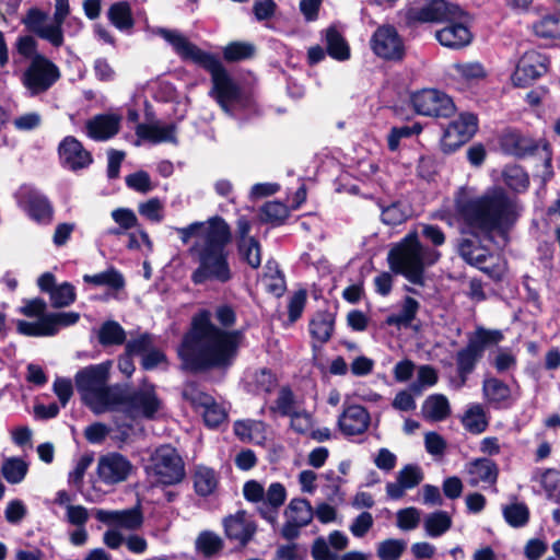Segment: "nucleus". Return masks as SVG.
<instances>
[{
  "label": "nucleus",
  "instance_id": "nucleus-1",
  "mask_svg": "<svg viewBox=\"0 0 560 560\" xmlns=\"http://www.w3.org/2000/svg\"><path fill=\"white\" fill-rule=\"evenodd\" d=\"M454 208L462 232L474 238L464 237L458 243V255L468 265L476 267L493 280H499L494 268L485 266L492 255L481 245V238H492L497 232L506 234L517 221L515 201L501 187L478 197H468L464 188L455 196Z\"/></svg>",
  "mask_w": 560,
  "mask_h": 560
},
{
  "label": "nucleus",
  "instance_id": "nucleus-2",
  "mask_svg": "<svg viewBox=\"0 0 560 560\" xmlns=\"http://www.w3.org/2000/svg\"><path fill=\"white\" fill-rule=\"evenodd\" d=\"M178 233L183 243H187L195 235L200 236L189 248L190 256L198 264L190 275L195 285H202L208 281L224 284L233 279L228 248L233 235L231 226L222 217H211L206 223L192 222L178 229Z\"/></svg>",
  "mask_w": 560,
  "mask_h": 560
},
{
  "label": "nucleus",
  "instance_id": "nucleus-3",
  "mask_svg": "<svg viewBox=\"0 0 560 560\" xmlns=\"http://www.w3.org/2000/svg\"><path fill=\"white\" fill-rule=\"evenodd\" d=\"M159 34L173 47L174 52L183 61H190L210 74L212 83L210 96L223 110L229 112L233 105L242 102V88L232 78L217 55L202 50L176 31L161 28Z\"/></svg>",
  "mask_w": 560,
  "mask_h": 560
},
{
  "label": "nucleus",
  "instance_id": "nucleus-4",
  "mask_svg": "<svg viewBox=\"0 0 560 560\" xmlns=\"http://www.w3.org/2000/svg\"><path fill=\"white\" fill-rule=\"evenodd\" d=\"M409 19L420 23H443L435 31V39L445 48L462 50L474 40L472 15L457 3L447 0H429L422 7L412 9Z\"/></svg>",
  "mask_w": 560,
  "mask_h": 560
},
{
  "label": "nucleus",
  "instance_id": "nucleus-5",
  "mask_svg": "<svg viewBox=\"0 0 560 560\" xmlns=\"http://www.w3.org/2000/svg\"><path fill=\"white\" fill-rule=\"evenodd\" d=\"M245 336L243 330L223 329L178 355L185 371L192 374L228 371L234 364Z\"/></svg>",
  "mask_w": 560,
  "mask_h": 560
},
{
  "label": "nucleus",
  "instance_id": "nucleus-6",
  "mask_svg": "<svg viewBox=\"0 0 560 560\" xmlns=\"http://www.w3.org/2000/svg\"><path fill=\"white\" fill-rule=\"evenodd\" d=\"M421 242L416 231L406 234L387 255L392 272L404 276L410 283L423 287L424 277L419 250Z\"/></svg>",
  "mask_w": 560,
  "mask_h": 560
},
{
  "label": "nucleus",
  "instance_id": "nucleus-7",
  "mask_svg": "<svg viewBox=\"0 0 560 560\" xmlns=\"http://www.w3.org/2000/svg\"><path fill=\"white\" fill-rule=\"evenodd\" d=\"M503 334L498 329H487L479 326L467 335V343L455 355L456 371L460 385H465L468 376L475 371L478 362L483 358L488 347L498 345L503 340Z\"/></svg>",
  "mask_w": 560,
  "mask_h": 560
},
{
  "label": "nucleus",
  "instance_id": "nucleus-8",
  "mask_svg": "<svg viewBox=\"0 0 560 560\" xmlns=\"http://www.w3.org/2000/svg\"><path fill=\"white\" fill-rule=\"evenodd\" d=\"M61 77L58 66L45 55H36L23 72L22 84L32 96L47 92Z\"/></svg>",
  "mask_w": 560,
  "mask_h": 560
},
{
  "label": "nucleus",
  "instance_id": "nucleus-9",
  "mask_svg": "<svg viewBox=\"0 0 560 560\" xmlns=\"http://www.w3.org/2000/svg\"><path fill=\"white\" fill-rule=\"evenodd\" d=\"M415 112L433 118H450L456 112L453 98L438 89H422L411 94Z\"/></svg>",
  "mask_w": 560,
  "mask_h": 560
},
{
  "label": "nucleus",
  "instance_id": "nucleus-10",
  "mask_svg": "<svg viewBox=\"0 0 560 560\" xmlns=\"http://www.w3.org/2000/svg\"><path fill=\"white\" fill-rule=\"evenodd\" d=\"M370 46L385 61L400 62L406 57L404 39L392 24L380 25L372 34Z\"/></svg>",
  "mask_w": 560,
  "mask_h": 560
},
{
  "label": "nucleus",
  "instance_id": "nucleus-11",
  "mask_svg": "<svg viewBox=\"0 0 560 560\" xmlns=\"http://www.w3.org/2000/svg\"><path fill=\"white\" fill-rule=\"evenodd\" d=\"M153 470L158 480L172 486L185 478V464L177 450L171 445H161L152 456Z\"/></svg>",
  "mask_w": 560,
  "mask_h": 560
},
{
  "label": "nucleus",
  "instance_id": "nucleus-12",
  "mask_svg": "<svg viewBox=\"0 0 560 560\" xmlns=\"http://www.w3.org/2000/svg\"><path fill=\"white\" fill-rule=\"evenodd\" d=\"M550 60L537 50L526 51L518 60L512 75L515 86L526 88L548 72Z\"/></svg>",
  "mask_w": 560,
  "mask_h": 560
},
{
  "label": "nucleus",
  "instance_id": "nucleus-13",
  "mask_svg": "<svg viewBox=\"0 0 560 560\" xmlns=\"http://www.w3.org/2000/svg\"><path fill=\"white\" fill-rule=\"evenodd\" d=\"M222 526L225 537L230 541L237 542L240 548H245L254 539L258 529L257 523L245 510L224 516Z\"/></svg>",
  "mask_w": 560,
  "mask_h": 560
},
{
  "label": "nucleus",
  "instance_id": "nucleus-14",
  "mask_svg": "<svg viewBox=\"0 0 560 560\" xmlns=\"http://www.w3.org/2000/svg\"><path fill=\"white\" fill-rule=\"evenodd\" d=\"M57 151L61 166L71 172L88 168L94 161L92 153L74 136H66Z\"/></svg>",
  "mask_w": 560,
  "mask_h": 560
},
{
  "label": "nucleus",
  "instance_id": "nucleus-15",
  "mask_svg": "<svg viewBox=\"0 0 560 560\" xmlns=\"http://www.w3.org/2000/svg\"><path fill=\"white\" fill-rule=\"evenodd\" d=\"M122 406L131 412L152 420L161 409L162 400L156 395L154 385H150L147 389L125 393Z\"/></svg>",
  "mask_w": 560,
  "mask_h": 560
},
{
  "label": "nucleus",
  "instance_id": "nucleus-16",
  "mask_svg": "<svg viewBox=\"0 0 560 560\" xmlns=\"http://www.w3.org/2000/svg\"><path fill=\"white\" fill-rule=\"evenodd\" d=\"M131 469L130 460L118 452L102 455L97 464V475L106 485L125 481L130 475Z\"/></svg>",
  "mask_w": 560,
  "mask_h": 560
},
{
  "label": "nucleus",
  "instance_id": "nucleus-17",
  "mask_svg": "<svg viewBox=\"0 0 560 560\" xmlns=\"http://www.w3.org/2000/svg\"><path fill=\"white\" fill-rule=\"evenodd\" d=\"M48 14L43 10L34 7L27 10L22 23L26 30L39 38L47 40L51 46L59 48L65 43V36L58 33L54 23L45 25Z\"/></svg>",
  "mask_w": 560,
  "mask_h": 560
},
{
  "label": "nucleus",
  "instance_id": "nucleus-18",
  "mask_svg": "<svg viewBox=\"0 0 560 560\" xmlns=\"http://www.w3.org/2000/svg\"><path fill=\"white\" fill-rule=\"evenodd\" d=\"M221 330H223V328H220L211 322L209 311H200L192 317L190 331L186 332L182 339L178 348V355L187 350H192V347Z\"/></svg>",
  "mask_w": 560,
  "mask_h": 560
},
{
  "label": "nucleus",
  "instance_id": "nucleus-19",
  "mask_svg": "<svg viewBox=\"0 0 560 560\" xmlns=\"http://www.w3.org/2000/svg\"><path fill=\"white\" fill-rule=\"evenodd\" d=\"M110 365V361H106L100 364H91L77 372L74 381L81 399L107 384Z\"/></svg>",
  "mask_w": 560,
  "mask_h": 560
},
{
  "label": "nucleus",
  "instance_id": "nucleus-20",
  "mask_svg": "<svg viewBox=\"0 0 560 560\" xmlns=\"http://www.w3.org/2000/svg\"><path fill=\"white\" fill-rule=\"evenodd\" d=\"M97 521L116 528H125L129 530L139 529L144 522L141 504L125 510H97L95 513Z\"/></svg>",
  "mask_w": 560,
  "mask_h": 560
},
{
  "label": "nucleus",
  "instance_id": "nucleus-21",
  "mask_svg": "<svg viewBox=\"0 0 560 560\" xmlns=\"http://www.w3.org/2000/svg\"><path fill=\"white\" fill-rule=\"evenodd\" d=\"M370 423L371 416L368 409L357 404L345 406L337 421L338 429L346 436L363 434Z\"/></svg>",
  "mask_w": 560,
  "mask_h": 560
},
{
  "label": "nucleus",
  "instance_id": "nucleus-22",
  "mask_svg": "<svg viewBox=\"0 0 560 560\" xmlns=\"http://www.w3.org/2000/svg\"><path fill=\"white\" fill-rule=\"evenodd\" d=\"M120 120L115 114H98L86 121V135L95 141H106L119 132Z\"/></svg>",
  "mask_w": 560,
  "mask_h": 560
},
{
  "label": "nucleus",
  "instance_id": "nucleus-23",
  "mask_svg": "<svg viewBox=\"0 0 560 560\" xmlns=\"http://www.w3.org/2000/svg\"><path fill=\"white\" fill-rule=\"evenodd\" d=\"M124 395V392L114 390L106 384L89 394L82 401L94 413L98 415L117 406H122Z\"/></svg>",
  "mask_w": 560,
  "mask_h": 560
},
{
  "label": "nucleus",
  "instance_id": "nucleus-24",
  "mask_svg": "<svg viewBox=\"0 0 560 560\" xmlns=\"http://www.w3.org/2000/svg\"><path fill=\"white\" fill-rule=\"evenodd\" d=\"M501 145L506 152L518 159L533 155L539 149V143L536 140L523 136L516 130L504 133L501 138Z\"/></svg>",
  "mask_w": 560,
  "mask_h": 560
},
{
  "label": "nucleus",
  "instance_id": "nucleus-25",
  "mask_svg": "<svg viewBox=\"0 0 560 560\" xmlns=\"http://www.w3.org/2000/svg\"><path fill=\"white\" fill-rule=\"evenodd\" d=\"M24 210L37 223L48 224L54 217V207L48 198L38 192H30L24 200Z\"/></svg>",
  "mask_w": 560,
  "mask_h": 560
},
{
  "label": "nucleus",
  "instance_id": "nucleus-26",
  "mask_svg": "<svg viewBox=\"0 0 560 560\" xmlns=\"http://www.w3.org/2000/svg\"><path fill=\"white\" fill-rule=\"evenodd\" d=\"M336 314L328 310L317 311L310 320L308 330L320 345L327 343L335 330Z\"/></svg>",
  "mask_w": 560,
  "mask_h": 560
},
{
  "label": "nucleus",
  "instance_id": "nucleus-27",
  "mask_svg": "<svg viewBox=\"0 0 560 560\" xmlns=\"http://www.w3.org/2000/svg\"><path fill=\"white\" fill-rule=\"evenodd\" d=\"M191 479L196 494L201 498L213 494L219 486L218 472L205 465H196L194 467Z\"/></svg>",
  "mask_w": 560,
  "mask_h": 560
},
{
  "label": "nucleus",
  "instance_id": "nucleus-28",
  "mask_svg": "<svg viewBox=\"0 0 560 560\" xmlns=\"http://www.w3.org/2000/svg\"><path fill=\"white\" fill-rule=\"evenodd\" d=\"M268 411L272 417H290L296 419L301 416L296 411V401L292 388L289 385L281 386L278 393V397L273 405L268 407Z\"/></svg>",
  "mask_w": 560,
  "mask_h": 560
},
{
  "label": "nucleus",
  "instance_id": "nucleus-29",
  "mask_svg": "<svg viewBox=\"0 0 560 560\" xmlns=\"http://www.w3.org/2000/svg\"><path fill=\"white\" fill-rule=\"evenodd\" d=\"M326 51L335 60L346 61L350 59L349 44L335 25L325 31Z\"/></svg>",
  "mask_w": 560,
  "mask_h": 560
},
{
  "label": "nucleus",
  "instance_id": "nucleus-30",
  "mask_svg": "<svg viewBox=\"0 0 560 560\" xmlns=\"http://www.w3.org/2000/svg\"><path fill=\"white\" fill-rule=\"evenodd\" d=\"M464 429L471 434H481L489 427V419L485 408L480 404L470 405L460 417Z\"/></svg>",
  "mask_w": 560,
  "mask_h": 560
},
{
  "label": "nucleus",
  "instance_id": "nucleus-31",
  "mask_svg": "<svg viewBox=\"0 0 560 560\" xmlns=\"http://www.w3.org/2000/svg\"><path fill=\"white\" fill-rule=\"evenodd\" d=\"M107 18L121 32H128L135 26L131 5L125 0L114 2L107 11Z\"/></svg>",
  "mask_w": 560,
  "mask_h": 560
},
{
  "label": "nucleus",
  "instance_id": "nucleus-32",
  "mask_svg": "<svg viewBox=\"0 0 560 560\" xmlns=\"http://www.w3.org/2000/svg\"><path fill=\"white\" fill-rule=\"evenodd\" d=\"M175 125L168 124L165 126L139 124L136 128V133L139 138L149 140L153 143L167 142L175 140Z\"/></svg>",
  "mask_w": 560,
  "mask_h": 560
},
{
  "label": "nucleus",
  "instance_id": "nucleus-33",
  "mask_svg": "<svg viewBox=\"0 0 560 560\" xmlns=\"http://www.w3.org/2000/svg\"><path fill=\"white\" fill-rule=\"evenodd\" d=\"M259 214L264 223L278 228L285 223L290 215V209L284 202L272 200L261 206Z\"/></svg>",
  "mask_w": 560,
  "mask_h": 560
},
{
  "label": "nucleus",
  "instance_id": "nucleus-34",
  "mask_svg": "<svg viewBox=\"0 0 560 560\" xmlns=\"http://www.w3.org/2000/svg\"><path fill=\"white\" fill-rule=\"evenodd\" d=\"M423 415L433 421H443L451 415L448 399L443 394L430 395L422 405Z\"/></svg>",
  "mask_w": 560,
  "mask_h": 560
},
{
  "label": "nucleus",
  "instance_id": "nucleus-35",
  "mask_svg": "<svg viewBox=\"0 0 560 560\" xmlns=\"http://www.w3.org/2000/svg\"><path fill=\"white\" fill-rule=\"evenodd\" d=\"M446 128L458 135L464 143H467L478 130V118L472 113H462Z\"/></svg>",
  "mask_w": 560,
  "mask_h": 560
},
{
  "label": "nucleus",
  "instance_id": "nucleus-36",
  "mask_svg": "<svg viewBox=\"0 0 560 560\" xmlns=\"http://www.w3.org/2000/svg\"><path fill=\"white\" fill-rule=\"evenodd\" d=\"M419 308L420 303L415 298L405 296L400 312L388 315L385 324L388 326L408 327L416 319Z\"/></svg>",
  "mask_w": 560,
  "mask_h": 560
},
{
  "label": "nucleus",
  "instance_id": "nucleus-37",
  "mask_svg": "<svg viewBox=\"0 0 560 560\" xmlns=\"http://www.w3.org/2000/svg\"><path fill=\"white\" fill-rule=\"evenodd\" d=\"M505 185L515 192H524L529 187V175L518 164L506 165L502 172Z\"/></svg>",
  "mask_w": 560,
  "mask_h": 560
},
{
  "label": "nucleus",
  "instance_id": "nucleus-38",
  "mask_svg": "<svg viewBox=\"0 0 560 560\" xmlns=\"http://www.w3.org/2000/svg\"><path fill=\"white\" fill-rule=\"evenodd\" d=\"M236 248L243 262L253 269H258L261 265V245L256 237L246 241H237Z\"/></svg>",
  "mask_w": 560,
  "mask_h": 560
},
{
  "label": "nucleus",
  "instance_id": "nucleus-39",
  "mask_svg": "<svg viewBox=\"0 0 560 560\" xmlns=\"http://www.w3.org/2000/svg\"><path fill=\"white\" fill-rule=\"evenodd\" d=\"M256 55V47L254 44L248 42L234 40L230 42L222 49L223 60L232 63L244 60H249Z\"/></svg>",
  "mask_w": 560,
  "mask_h": 560
},
{
  "label": "nucleus",
  "instance_id": "nucleus-40",
  "mask_svg": "<svg viewBox=\"0 0 560 560\" xmlns=\"http://www.w3.org/2000/svg\"><path fill=\"white\" fill-rule=\"evenodd\" d=\"M468 472L470 475H476L478 477L477 480L471 482L472 485H477L479 480L483 482L494 483L499 475V469L497 464L492 459L481 457L475 458L469 463Z\"/></svg>",
  "mask_w": 560,
  "mask_h": 560
},
{
  "label": "nucleus",
  "instance_id": "nucleus-41",
  "mask_svg": "<svg viewBox=\"0 0 560 560\" xmlns=\"http://www.w3.org/2000/svg\"><path fill=\"white\" fill-rule=\"evenodd\" d=\"M97 339L103 347L120 346L126 342V331L119 323L106 320L98 329Z\"/></svg>",
  "mask_w": 560,
  "mask_h": 560
},
{
  "label": "nucleus",
  "instance_id": "nucleus-42",
  "mask_svg": "<svg viewBox=\"0 0 560 560\" xmlns=\"http://www.w3.org/2000/svg\"><path fill=\"white\" fill-rule=\"evenodd\" d=\"M83 281L96 287L106 285L115 291H119L125 287L124 276L114 267L100 273L84 275Z\"/></svg>",
  "mask_w": 560,
  "mask_h": 560
},
{
  "label": "nucleus",
  "instance_id": "nucleus-43",
  "mask_svg": "<svg viewBox=\"0 0 560 560\" xmlns=\"http://www.w3.org/2000/svg\"><path fill=\"white\" fill-rule=\"evenodd\" d=\"M452 517L445 511H435L428 514L424 518L423 526L425 533L430 537H440L452 527Z\"/></svg>",
  "mask_w": 560,
  "mask_h": 560
},
{
  "label": "nucleus",
  "instance_id": "nucleus-44",
  "mask_svg": "<svg viewBox=\"0 0 560 560\" xmlns=\"http://www.w3.org/2000/svg\"><path fill=\"white\" fill-rule=\"evenodd\" d=\"M482 392L490 404L500 405L511 396L510 386L497 377L486 378L482 384Z\"/></svg>",
  "mask_w": 560,
  "mask_h": 560
},
{
  "label": "nucleus",
  "instance_id": "nucleus-45",
  "mask_svg": "<svg viewBox=\"0 0 560 560\" xmlns=\"http://www.w3.org/2000/svg\"><path fill=\"white\" fill-rule=\"evenodd\" d=\"M28 471V464L20 457H10L3 460L1 474L11 485L20 483L24 480Z\"/></svg>",
  "mask_w": 560,
  "mask_h": 560
},
{
  "label": "nucleus",
  "instance_id": "nucleus-46",
  "mask_svg": "<svg viewBox=\"0 0 560 560\" xmlns=\"http://www.w3.org/2000/svg\"><path fill=\"white\" fill-rule=\"evenodd\" d=\"M182 397L185 401L189 402L195 411L203 409L213 399V397L203 392L200 385L195 381L187 382L184 385Z\"/></svg>",
  "mask_w": 560,
  "mask_h": 560
},
{
  "label": "nucleus",
  "instance_id": "nucleus-47",
  "mask_svg": "<svg viewBox=\"0 0 560 560\" xmlns=\"http://www.w3.org/2000/svg\"><path fill=\"white\" fill-rule=\"evenodd\" d=\"M504 521L514 528L524 527L529 522L530 512L524 502H515L503 506Z\"/></svg>",
  "mask_w": 560,
  "mask_h": 560
},
{
  "label": "nucleus",
  "instance_id": "nucleus-48",
  "mask_svg": "<svg viewBox=\"0 0 560 560\" xmlns=\"http://www.w3.org/2000/svg\"><path fill=\"white\" fill-rule=\"evenodd\" d=\"M409 217L410 212L407 205L399 200L383 207L381 212L382 222L390 226H396L406 222Z\"/></svg>",
  "mask_w": 560,
  "mask_h": 560
},
{
  "label": "nucleus",
  "instance_id": "nucleus-49",
  "mask_svg": "<svg viewBox=\"0 0 560 560\" xmlns=\"http://www.w3.org/2000/svg\"><path fill=\"white\" fill-rule=\"evenodd\" d=\"M223 547L224 542L221 537L210 530L201 532L196 539V549L206 558L215 556Z\"/></svg>",
  "mask_w": 560,
  "mask_h": 560
},
{
  "label": "nucleus",
  "instance_id": "nucleus-50",
  "mask_svg": "<svg viewBox=\"0 0 560 560\" xmlns=\"http://www.w3.org/2000/svg\"><path fill=\"white\" fill-rule=\"evenodd\" d=\"M422 125L415 122L412 125L394 126L387 136V148L390 152L398 150L400 140L418 136L422 132Z\"/></svg>",
  "mask_w": 560,
  "mask_h": 560
},
{
  "label": "nucleus",
  "instance_id": "nucleus-51",
  "mask_svg": "<svg viewBox=\"0 0 560 560\" xmlns=\"http://www.w3.org/2000/svg\"><path fill=\"white\" fill-rule=\"evenodd\" d=\"M252 384L256 394H271L278 385V378L271 369L260 368L253 373Z\"/></svg>",
  "mask_w": 560,
  "mask_h": 560
},
{
  "label": "nucleus",
  "instance_id": "nucleus-52",
  "mask_svg": "<svg viewBox=\"0 0 560 560\" xmlns=\"http://www.w3.org/2000/svg\"><path fill=\"white\" fill-rule=\"evenodd\" d=\"M49 299L55 308L70 306L77 299L75 288L72 283L65 281L50 292Z\"/></svg>",
  "mask_w": 560,
  "mask_h": 560
},
{
  "label": "nucleus",
  "instance_id": "nucleus-53",
  "mask_svg": "<svg viewBox=\"0 0 560 560\" xmlns=\"http://www.w3.org/2000/svg\"><path fill=\"white\" fill-rule=\"evenodd\" d=\"M312 522V515L307 512L306 517H295L290 515L281 528V537L285 540L293 541L300 537L301 528L307 526Z\"/></svg>",
  "mask_w": 560,
  "mask_h": 560
},
{
  "label": "nucleus",
  "instance_id": "nucleus-54",
  "mask_svg": "<svg viewBox=\"0 0 560 560\" xmlns=\"http://www.w3.org/2000/svg\"><path fill=\"white\" fill-rule=\"evenodd\" d=\"M453 69L456 75L466 82L480 80L487 75L483 66L479 62H459L453 65Z\"/></svg>",
  "mask_w": 560,
  "mask_h": 560
},
{
  "label": "nucleus",
  "instance_id": "nucleus-55",
  "mask_svg": "<svg viewBox=\"0 0 560 560\" xmlns=\"http://www.w3.org/2000/svg\"><path fill=\"white\" fill-rule=\"evenodd\" d=\"M324 478L328 481V483L323 487L326 499L329 502H335L336 499L342 501L345 493L341 491V486L346 480L337 476L334 470L326 471Z\"/></svg>",
  "mask_w": 560,
  "mask_h": 560
},
{
  "label": "nucleus",
  "instance_id": "nucleus-56",
  "mask_svg": "<svg viewBox=\"0 0 560 560\" xmlns=\"http://www.w3.org/2000/svg\"><path fill=\"white\" fill-rule=\"evenodd\" d=\"M397 480L406 489H413L423 480V472L418 465L407 464L399 470Z\"/></svg>",
  "mask_w": 560,
  "mask_h": 560
},
{
  "label": "nucleus",
  "instance_id": "nucleus-57",
  "mask_svg": "<svg viewBox=\"0 0 560 560\" xmlns=\"http://www.w3.org/2000/svg\"><path fill=\"white\" fill-rule=\"evenodd\" d=\"M404 550L405 542L402 540L388 538L380 544L377 556L382 560H398Z\"/></svg>",
  "mask_w": 560,
  "mask_h": 560
},
{
  "label": "nucleus",
  "instance_id": "nucleus-58",
  "mask_svg": "<svg viewBox=\"0 0 560 560\" xmlns=\"http://www.w3.org/2000/svg\"><path fill=\"white\" fill-rule=\"evenodd\" d=\"M307 302V292L300 289L293 293L288 303V318L291 324L301 318Z\"/></svg>",
  "mask_w": 560,
  "mask_h": 560
},
{
  "label": "nucleus",
  "instance_id": "nucleus-59",
  "mask_svg": "<svg viewBox=\"0 0 560 560\" xmlns=\"http://www.w3.org/2000/svg\"><path fill=\"white\" fill-rule=\"evenodd\" d=\"M202 418L206 427L214 429L218 428L226 419V413L224 409L213 398L203 408Z\"/></svg>",
  "mask_w": 560,
  "mask_h": 560
},
{
  "label": "nucleus",
  "instance_id": "nucleus-60",
  "mask_svg": "<svg viewBox=\"0 0 560 560\" xmlns=\"http://www.w3.org/2000/svg\"><path fill=\"white\" fill-rule=\"evenodd\" d=\"M125 182L128 188L141 194L153 189L149 173L142 170L127 175Z\"/></svg>",
  "mask_w": 560,
  "mask_h": 560
},
{
  "label": "nucleus",
  "instance_id": "nucleus-61",
  "mask_svg": "<svg viewBox=\"0 0 560 560\" xmlns=\"http://www.w3.org/2000/svg\"><path fill=\"white\" fill-rule=\"evenodd\" d=\"M125 351L128 354L143 355L153 347V338L149 332L141 334L138 338L125 342Z\"/></svg>",
  "mask_w": 560,
  "mask_h": 560
},
{
  "label": "nucleus",
  "instance_id": "nucleus-62",
  "mask_svg": "<svg viewBox=\"0 0 560 560\" xmlns=\"http://www.w3.org/2000/svg\"><path fill=\"white\" fill-rule=\"evenodd\" d=\"M94 460L93 453L84 454L78 460L74 469L69 472L68 482L78 488H81L83 485V478L86 469L91 466Z\"/></svg>",
  "mask_w": 560,
  "mask_h": 560
},
{
  "label": "nucleus",
  "instance_id": "nucleus-63",
  "mask_svg": "<svg viewBox=\"0 0 560 560\" xmlns=\"http://www.w3.org/2000/svg\"><path fill=\"white\" fill-rule=\"evenodd\" d=\"M214 318L220 328L232 330L231 328L236 324L237 315L232 305L221 304L214 310Z\"/></svg>",
  "mask_w": 560,
  "mask_h": 560
},
{
  "label": "nucleus",
  "instance_id": "nucleus-64",
  "mask_svg": "<svg viewBox=\"0 0 560 560\" xmlns=\"http://www.w3.org/2000/svg\"><path fill=\"white\" fill-rule=\"evenodd\" d=\"M419 522V511L413 506L401 509L397 512V526L402 530L415 529Z\"/></svg>",
  "mask_w": 560,
  "mask_h": 560
}]
</instances>
